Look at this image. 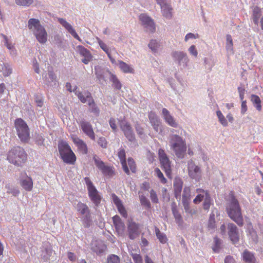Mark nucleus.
<instances>
[{
	"label": "nucleus",
	"instance_id": "obj_48",
	"mask_svg": "<svg viewBox=\"0 0 263 263\" xmlns=\"http://www.w3.org/2000/svg\"><path fill=\"white\" fill-rule=\"evenodd\" d=\"M216 115L218 118L219 121L220 123L224 126H227L228 125L227 120L225 118L224 116L222 115V112L220 110H217L216 111Z\"/></svg>",
	"mask_w": 263,
	"mask_h": 263
},
{
	"label": "nucleus",
	"instance_id": "obj_10",
	"mask_svg": "<svg viewBox=\"0 0 263 263\" xmlns=\"http://www.w3.org/2000/svg\"><path fill=\"white\" fill-rule=\"evenodd\" d=\"M93 160L96 166L101 171L104 176L110 177L114 175V172L112 167L106 165L97 155H93Z\"/></svg>",
	"mask_w": 263,
	"mask_h": 263
},
{
	"label": "nucleus",
	"instance_id": "obj_45",
	"mask_svg": "<svg viewBox=\"0 0 263 263\" xmlns=\"http://www.w3.org/2000/svg\"><path fill=\"white\" fill-rule=\"evenodd\" d=\"M139 199L141 205L144 206L146 209H148L151 208L150 201L144 195H142L140 196Z\"/></svg>",
	"mask_w": 263,
	"mask_h": 263
},
{
	"label": "nucleus",
	"instance_id": "obj_31",
	"mask_svg": "<svg viewBox=\"0 0 263 263\" xmlns=\"http://www.w3.org/2000/svg\"><path fill=\"white\" fill-rule=\"evenodd\" d=\"M160 7L163 16L167 19L171 18L172 16V8L171 5L166 4Z\"/></svg>",
	"mask_w": 263,
	"mask_h": 263
},
{
	"label": "nucleus",
	"instance_id": "obj_30",
	"mask_svg": "<svg viewBox=\"0 0 263 263\" xmlns=\"http://www.w3.org/2000/svg\"><path fill=\"white\" fill-rule=\"evenodd\" d=\"M88 105L89 106V111L92 113L95 116L98 117L100 115V109L95 103L93 98H90L89 99Z\"/></svg>",
	"mask_w": 263,
	"mask_h": 263
},
{
	"label": "nucleus",
	"instance_id": "obj_17",
	"mask_svg": "<svg viewBox=\"0 0 263 263\" xmlns=\"http://www.w3.org/2000/svg\"><path fill=\"white\" fill-rule=\"evenodd\" d=\"M148 119L155 131L157 133L161 134L163 130L161 127V122L160 118L155 112L151 111L148 114Z\"/></svg>",
	"mask_w": 263,
	"mask_h": 263
},
{
	"label": "nucleus",
	"instance_id": "obj_20",
	"mask_svg": "<svg viewBox=\"0 0 263 263\" xmlns=\"http://www.w3.org/2000/svg\"><path fill=\"white\" fill-rule=\"evenodd\" d=\"M162 114L164 120L168 125L175 128L178 127V124L167 109L165 108H163L162 110Z\"/></svg>",
	"mask_w": 263,
	"mask_h": 263
},
{
	"label": "nucleus",
	"instance_id": "obj_39",
	"mask_svg": "<svg viewBox=\"0 0 263 263\" xmlns=\"http://www.w3.org/2000/svg\"><path fill=\"white\" fill-rule=\"evenodd\" d=\"M172 212L173 216L177 222H179L182 220V217L179 213L177 205L175 202H173L171 205Z\"/></svg>",
	"mask_w": 263,
	"mask_h": 263
},
{
	"label": "nucleus",
	"instance_id": "obj_8",
	"mask_svg": "<svg viewBox=\"0 0 263 263\" xmlns=\"http://www.w3.org/2000/svg\"><path fill=\"white\" fill-rule=\"evenodd\" d=\"M172 56L174 61L180 67L181 69L185 68L187 66L189 59L185 52L175 51L172 52Z\"/></svg>",
	"mask_w": 263,
	"mask_h": 263
},
{
	"label": "nucleus",
	"instance_id": "obj_23",
	"mask_svg": "<svg viewBox=\"0 0 263 263\" xmlns=\"http://www.w3.org/2000/svg\"><path fill=\"white\" fill-rule=\"evenodd\" d=\"M77 48L80 54L84 57L82 59V62L85 64H88L92 58L90 51L81 45L78 46Z\"/></svg>",
	"mask_w": 263,
	"mask_h": 263
},
{
	"label": "nucleus",
	"instance_id": "obj_13",
	"mask_svg": "<svg viewBox=\"0 0 263 263\" xmlns=\"http://www.w3.org/2000/svg\"><path fill=\"white\" fill-rule=\"evenodd\" d=\"M79 126L84 134L92 140H95V134L91 123L84 119H81L79 122Z\"/></svg>",
	"mask_w": 263,
	"mask_h": 263
},
{
	"label": "nucleus",
	"instance_id": "obj_61",
	"mask_svg": "<svg viewBox=\"0 0 263 263\" xmlns=\"http://www.w3.org/2000/svg\"><path fill=\"white\" fill-rule=\"evenodd\" d=\"M190 54L195 57H197L198 55V51L196 48L195 45H192L188 49Z\"/></svg>",
	"mask_w": 263,
	"mask_h": 263
},
{
	"label": "nucleus",
	"instance_id": "obj_24",
	"mask_svg": "<svg viewBox=\"0 0 263 263\" xmlns=\"http://www.w3.org/2000/svg\"><path fill=\"white\" fill-rule=\"evenodd\" d=\"M91 249L97 254L101 255L106 249V246L101 241H95L92 243Z\"/></svg>",
	"mask_w": 263,
	"mask_h": 263
},
{
	"label": "nucleus",
	"instance_id": "obj_51",
	"mask_svg": "<svg viewBox=\"0 0 263 263\" xmlns=\"http://www.w3.org/2000/svg\"><path fill=\"white\" fill-rule=\"evenodd\" d=\"M135 127L137 134L139 136L140 138H143L145 136V135L144 132V129L142 127V126L139 123L137 122L135 124Z\"/></svg>",
	"mask_w": 263,
	"mask_h": 263
},
{
	"label": "nucleus",
	"instance_id": "obj_49",
	"mask_svg": "<svg viewBox=\"0 0 263 263\" xmlns=\"http://www.w3.org/2000/svg\"><path fill=\"white\" fill-rule=\"evenodd\" d=\"M208 227L209 230L212 232L214 231L215 229V220L214 215H211L209 219Z\"/></svg>",
	"mask_w": 263,
	"mask_h": 263
},
{
	"label": "nucleus",
	"instance_id": "obj_62",
	"mask_svg": "<svg viewBox=\"0 0 263 263\" xmlns=\"http://www.w3.org/2000/svg\"><path fill=\"white\" fill-rule=\"evenodd\" d=\"M128 164L131 171L133 173L135 172V171H136L135 164V161L133 158H129L128 159Z\"/></svg>",
	"mask_w": 263,
	"mask_h": 263
},
{
	"label": "nucleus",
	"instance_id": "obj_63",
	"mask_svg": "<svg viewBox=\"0 0 263 263\" xmlns=\"http://www.w3.org/2000/svg\"><path fill=\"white\" fill-rule=\"evenodd\" d=\"M199 37V35L198 34H194L192 33H187L184 38V41L187 42L190 39H196Z\"/></svg>",
	"mask_w": 263,
	"mask_h": 263
},
{
	"label": "nucleus",
	"instance_id": "obj_3",
	"mask_svg": "<svg viewBox=\"0 0 263 263\" xmlns=\"http://www.w3.org/2000/svg\"><path fill=\"white\" fill-rule=\"evenodd\" d=\"M28 27L39 43L44 44L47 42V33L38 19L30 18L28 22Z\"/></svg>",
	"mask_w": 263,
	"mask_h": 263
},
{
	"label": "nucleus",
	"instance_id": "obj_34",
	"mask_svg": "<svg viewBox=\"0 0 263 263\" xmlns=\"http://www.w3.org/2000/svg\"><path fill=\"white\" fill-rule=\"evenodd\" d=\"M226 50L229 54H233V43L232 37L231 35L227 34L226 36Z\"/></svg>",
	"mask_w": 263,
	"mask_h": 263
},
{
	"label": "nucleus",
	"instance_id": "obj_60",
	"mask_svg": "<svg viewBox=\"0 0 263 263\" xmlns=\"http://www.w3.org/2000/svg\"><path fill=\"white\" fill-rule=\"evenodd\" d=\"M117 207V209L118 210V211L120 213V214L124 218H126L127 216V212L125 210V208L123 205V204L120 205Z\"/></svg>",
	"mask_w": 263,
	"mask_h": 263
},
{
	"label": "nucleus",
	"instance_id": "obj_47",
	"mask_svg": "<svg viewBox=\"0 0 263 263\" xmlns=\"http://www.w3.org/2000/svg\"><path fill=\"white\" fill-rule=\"evenodd\" d=\"M106 260V263H121L120 257L115 254L108 255Z\"/></svg>",
	"mask_w": 263,
	"mask_h": 263
},
{
	"label": "nucleus",
	"instance_id": "obj_52",
	"mask_svg": "<svg viewBox=\"0 0 263 263\" xmlns=\"http://www.w3.org/2000/svg\"><path fill=\"white\" fill-rule=\"evenodd\" d=\"M45 139L42 134H35V143L39 146L44 145V142Z\"/></svg>",
	"mask_w": 263,
	"mask_h": 263
},
{
	"label": "nucleus",
	"instance_id": "obj_50",
	"mask_svg": "<svg viewBox=\"0 0 263 263\" xmlns=\"http://www.w3.org/2000/svg\"><path fill=\"white\" fill-rule=\"evenodd\" d=\"M260 16V10L258 7L254 8L253 11V22L255 24H257L258 22V19Z\"/></svg>",
	"mask_w": 263,
	"mask_h": 263
},
{
	"label": "nucleus",
	"instance_id": "obj_58",
	"mask_svg": "<svg viewBox=\"0 0 263 263\" xmlns=\"http://www.w3.org/2000/svg\"><path fill=\"white\" fill-rule=\"evenodd\" d=\"M118 157L121 162L126 161V154L125 150L123 148H120L118 152Z\"/></svg>",
	"mask_w": 263,
	"mask_h": 263
},
{
	"label": "nucleus",
	"instance_id": "obj_38",
	"mask_svg": "<svg viewBox=\"0 0 263 263\" xmlns=\"http://www.w3.org/2000/svg\"><path fill=\"white\" fill-rule=\"evenodd\" d=\"M222 240L218 238L217 236L214 237V244L212 246V250L214 253H219L221 247Z\"/></svg>",
	"mask_w": 263,
	"mask_h": 263
},
{
	"label": "nucleus",
	"instance_id": "obj_25",
	"mask_svg": "<svg viewBox=\"0 0 263 263\" xmlns=\"http://www.w3.org/2000/svg\"><path fill=\"white\" fill-rule=\"evenodd\" d=\"M191 197L190 187L189 186H185L183 191L182 204L186 210L189 208L190 201L191 200Z\"/></svg>",
	"mask_w": 263,
	"mask_h": 263
},
{
	"label": "nucleus",
	"instance_id": "obj_14",
	"mask_svg": "<svg viewBox=\"0 0 263 263\" xmlns=\"http://www.w3.org/2000/svg\"><path fill=\"white\" fill-rule=\"evenodd\" d=\"M187 169L189 176L196 181H199L201 177V171L200 167L196 165L192 160H190L187 163Z\"/></svg>",
	"mask_w": 263,
	"mask_h": 263
},
{
	"label": "nucleus",
	"instance_id": "obj_43",
	"mask_svg": "<svg viewBox=\"0 0 263 263\" xmlns=\"http://www.w3.org/2000/svg\"><path fill=\"white\" fill-rule=\"evenodd\" d=\"M159 43L156 40H151L148 45L149 49H151L153 52L156 53L157 52L158 49L159 47Z\"/></svg>",
	"mask_w": 263,
	"mask_h": 263
},
{
	"label": "nucleus",
	"instance_id": "obj_64",
	"mask_svg": "<svg viewBox=\"0 0 263 263\" xmlns=\"http://www.w3.org/2000/svg\"><path fill=\"white\" fill-rule=\"evenodd\" d=\"M168 82L169 84L170 85L171 88L175 91H177V92L179 91V90L177 89V87L175 83V80L173 78H169L168 79Z\"/></svg>",
	"mask_w": 263,
	"mask_h": 263
},
{
	"label": "nucleus",
	"instance_id": "obj_9",
	"mask_svg": "<svg viewBox=\"0 0 263 263\" xmlns=\"http://www.w3.org/2000/svg\"><path fill=\"white\" fill-rule=\"evenodd\" d=\"M158 157L162 168L168 177L171 174V161L164 150L160 148L158 151Z\"/></svg>",
	"mask_w": 263,
	"mask_h": 263
},
{
	"label": "nucleus",
	"instance_id": "obj_21",
	"mask_svg": "<svg viewBox=\"0 0 263 263\" xmlns=\"http://www.w3.org/2000/svg\"><path fill=\"white\" fill-rule=\"evenodd\" d=\"M58 22L59 23L67 30V31L71 34L76 39L81 41V40L76 32L75 30L73 28L72 26L68 23L65 20L62 18H59Z\"/></svg>",
	"mask_w": 263,
	"mask_h": 263
},
{
	"label": "nucleus",
	"instance_id": "obj_29",
	"mask_svg": "<svg viewBox=\"0 0 263 263\" xmlns=\"http://www.w3.org/2000/svg\"><path fill=\"white\" fill-rule=\"evenodd\" d=\"M95 74L96 75L97 80L98 83L102 85H104L106 82L105 74L107 73V70L104 71L99 68H95Z\"/></svg>",
	"mask_w": 263,
	"mask_h": 263
},
{
	"label": "nucleus",
	"instance_id": "obj_44",
	"mask_svg": "<svg viewBox=\"0 0 263 263\" xmlns=\"http://www.w3.org/2000/svg\"><path fill=\"white\" fill-rule=\"evenodd\" d=\"M155 232L157 237L160 242L162 243H165L166 242L167 239L166 235L164 233H161L158 228H156Z\"/></svg>",
	"mask_w": 263,
	"mask_h": 263
},
{
	"label": "nucleus",
	"instance_id": "obj_28",
	"mask_svg": "<svg viewBox=\"0 0 263 263\" xmlns=\"http://www.w3.org/2000/svg\"><path fill=\"white\" fill-rule=\"evenodd\" d=\"M73 141L74 144H76L78 146L79 150L83 154H86L87 153V146L83 140L79 138H73Z\"/></svg>",
	"mask_w": 263,
	"mask_h": 263
},
{
	"label": "nucleus",
	"instance_id": "obj_15",
	"mask_svg": "<svg viewBox=\"0 0 263 263\" xmlns=\"http://www.w3.org/2000/svg\"><path fill=\"white\" fill-rule=\"evenodd\" d=\"M139 19L147 32L153 33L155 31V23L150 17L145 14H141L139 16Z\"/></svg>",
	"mask_w": 263,
	"mask_h": 263
},
{
	"label": "nucleus",
	"instance_id": "obj_11",
	"mask_svg": "<svg viewBox=\"0 0 263 263\" xmlns=\"http://www.w3.org/2000/svg\"><path fill=\"white\" fill-rule=\"evenodd\" d=\"M119 125L125 137L130 142L135 140V135L130 124L125 120H119Z\"/></svg>",
	"mask_w": 263,
	"mask_h": 263
},
{
	"label": "nucleus",
	"instance_id": "obj_57",
	"mask_svg": "<svg viewBox=\"0 0 263 263\" xmlns=\"http://www.w3.org/2000/svg\"><path fill=\"white\" fill-rule=\"evenodd\" d=\"M155 171L157 177L160 179L161 182L163 183H166V179L164 178L163 174L159 168H156Z\"/></svg>",
	"mask_w": 263,
	"mask_h": 263
},
{
	"label": "nucleus",
	"instance_id": "obj_46",
	"mask_svg": "<svg viewBox=\"0 0 263 263\" xmlns=\"http://www.w3.org/2000/svg\"><path fill=\"white\" fill-rule=\"evenodd\" d=\"M0 70L3 71V74L5 76H8L12 72V69L8 65L4 63H3V65L0 64Z\"/></svg>",
	"mask_w": 263,
	"mask_h": 263
},
{
	"label": "nucleus",
	"instance_id": "obj_4",
	"mask_svg": "<svg viewBox=\"0 0 263 263\" xmlns=\"http://www.w3.org/2000/svg\"><path fill=\"white\" fill-rule=\"evenodd\" d=\"M7 159L11 163L21 166L27 159V154L22 147L15 146L8 152Z\"/></svg>",
	"mask_w": 263,
	"mask_h": 263
},
{
	"label": "nucleus",
	"instance_id": "obj_33",
	"mask_svg": "<svg viewBox=\"0 0 263 263\" xmlns=\"http://www.w3.org/2000/svg\"><path fill=\"white\" fill-rule=\"evenodd\" d=\"M243 259L247 263H255L256 259L254 254L247 250L243 253Z\"/></svg>",
	"mask_w": 263,
	"mask_h": 263
},
{
	"label": "nucleus",
	"instance_id": "obj_19",
	"mask_svg": "<svg viewBox=\"0 0 263 263\" xmlns=\"http://www.w3.org/2000/svg\"><path fill=\"white\" fill-rule=\"evenodd\" d=\"M20 183L22 186L27 191H30L33 187V181L31 177L26 173H22L20 177Z\"/></svg>",
	"mask_w": 263,
	"mask_h": 263
},
{
	"label": "nucleus",
	"instance_id": "obj_37",
	"mask_svg": "<svg viewBox=\"0 0 263 263\" xmlns=\"http://www.w3.org/2000/svg\"><path fill=\"white\" fill-rule=\"evenodd\" d=\"M175 78L181 86L182 90H184L188 86V83L186 80H184L183 77L179 74L177 72L175 74Z\"/></svg>",
	"mask_w": 263,
	"mask_h": 263
},
{
	"label": "nucleus",
	"instance_id": "obj_18",
	"mask_svg": "<svg viewBox=\"0 0 263 263\" xmlns=\"http://www.w3.org/2000/svg\"><path fill=\"white\" fill-rule=\"evenodd\" d=\"M43 79L44 84L48 87L55 86L58 82L56 74L51 70H48V73L43 76Z\"/></svg>",
	"mask_w": 263,
	"mask_h": 263
},
{
	"label": "nucleus",
	"instance_id": "obj_1",
	"mask_svg": "<svg viewBox=\"0 0 263 263\" xmlns=\"http://www.w3.org/2000/svg\"><path fill=\"white\" fill-rule=\"evenodd\" d=\"M227 212L229 217L239 227H242L244 224L241 209L238 200L234 196L231 197L227 206Z\"/></svg>",
	"mask_w": 263,
	"mask_h": 263
},
{
	"label": "nucleus",
	"instance_id": "obj_32",
	"mask_svg": "<svg viewBox=\"0 0 263 263\" xmlns=\"http://www.w3.org/2000/svg\"><path fill=\"white\" fill-rule=\"evenodd\" d=\"M106 72L110 75V81L112 83L113 87L116 89L120 90L122 87V84L116 76L108 70H107Z\"/></svg>",
	"mask_w": 263,
	"mask_h": 263
},
{
	"label": "nucleus",
	"instance_id": "obj_35",
	"mask_svg": "<svg viewBox=\"0 0 263 263\" xmlns=\"http://www.w3.org/2000/svg\"><path fill=\"white\" fill-rule=\"evenodd\" d=\"M77 210L78 212L83 215L90 213V210L88 206L81 202H79L77 204Z\"/></svg>",
	"mask_w": 263,
	"mask_h": 263
},
{
	"label": "nucleus",
	"instance_id": "obj_40",
	"mask_svg": "<svg viewBox=\"0 0 263 263\" xmlns=\"http://www.w3.org/2000/svg\"><path fill=\"white\" fill-rule=\"evenodd\" d=\"M41 256L45 260L49 259V257L51 255L52 251L50 247H43L42 250Z\"/></svg>",
	"mask_w": 263,
	"mask_h": 263
},
{
	"label": "nucleus",
	"instance_id": "obj_7",
	"mask_svg": "<svg viewBox=\"0 0 263 263\" xmlns=\"http://www.w3.org/2000/svg\"><path fill=\"white\" fill-rule=\"evenodd\" d=\"M84 180L87 185L89 198L95 206H99L101 200V196L99 195L98 191L88 177H85Z\"/></svg>",
	"mask_w": 263,
	"mask_h": 263
},
{
	"label": "nucleus",
	"instance_id": "obj_59",
	"mask_svg": "<svg viewBox=\"0 0 263 263\" xmlns=\"http://www.w3.org/2000/svg\"><path fill=\"white\" fill-rule=\"evenodd\" d=\"M98 143L101 147L103 148L107 147V142L105 138L103 137L99 138L98 140Z\"/></svg>",
	"mask_w": 263,
	"mask_h": 263
},
{
	"label": "nucleus",
	"instance_id": "obj_42",
	"mask_svg": "<svg viewBox=\"0 0 263 263\" xmlns=\"http://www.w3.org/2000/svg\"><path fill=\"white\" fill-rule=\"evenodd\" d=\"M251 101H252L254 106L256 108V109L259 111L261 110V101L259 97L256 95H253L251 96Z\"/></svg>",
	"mask_w": 263,
	"mask_h": 263
},
{
	"label": "nucleus",
	"instance_id": "obj_36",
	"mask_svg": "<svg viewBox=\"0 0 263 263\" xmlns=\"http://www.w3.org/2000/svg\"><path fill=\"white\" fill-rule=\"evenodd\" d=\"M119 67L123 72L130 73H134V69L126 63L122 61H119Z\"/></svg>",
	"mask_w": 263,
	"mask_h": 263
},
{
	"label": "nucleus",
	"instance_id": "obj_22",
	"mask_svg": "<svg viewBox=\"0 0 263 263\" xmlns=\"http://www.w3.org/2000/svg\"><path fill=\"white\" fill-rule=\"evenodd\" d=\"M77 86H76L74 89L73 90V92L78 97L79 100L83 103L87 102L89 103V100L90 98H92L91 94L88 91L82 92L79 90H77Z\"/></svg>",
	"mask_w": 263,
	"mask_h": 263
},
{
	"label": "nucleus",
	"instance_id": "obj_16",
	"mask_svg": "<svg viewBox=\"0 0 263 263\" xmlns=\"http://www.w3.org/2000/svg\"><path fill=\"white\" fill-rule=\"evenodd\" d=\"M127 233L130 239H136L140 233L139 224L133 221H129L127 224Z\"/></svg>",
	"mask_w": 263,
	"mask_h": 263
},
{
	"label": "nucleus",
	"instance_id": "obj_54",
	"mask_svg": "<svg viewBox=\"0 0 263 263\" xmlns=\"http://www.w3.org/2000/svg\"><path fill=\"white\" fill-rule=\"evenodd\" d=\"M210 196L209 193H206V197L203 202V209L205 210H208L210 207Z\"/></svg>",
	"mask_w": 263,
	"mask_h": 263
},
{
	"label": "nucleus",
	"instance_id": "obj_27",
	"mask_svg": "<svg viewBox=\"0 0 263 263\" xmlns=\"http://www.w3.org/2000/svg\"><path fill=\"white\" fill-rule=\"evenodd\" d=\"M112 220L115 228L118 233H123L125 229V224L118 215H116L112 217Z\"/></svg>",
	"mask_w": 263,
	"mask_h": 263
},
{
	"label": "nucleus",
	"instance_id": "obj_6",
	"mask_svg": "<svg viewBox=\"0 0 263 263\" xmlns=\"http://www.w3.org/2000/svg\"><path fill=\"white\" fill-rule=\"evenodd\" d=\"M14 125L21 141L24 143L28 142L30 139V131L26 122L21 118H17L15 120Z\"/></svg>",
	"mask_w": 263,
	"mask_h": 263
},
{
	"label": "nucleus",
	"instance_id": "obj_26",
	"mask_svg": "<svg viewBox=\"0 0 263 263\" xmlns=\"http://www.w3.org/2000/svg\"><path fill=\"white\" fill-rule=\"evenodd\" d=\"M183 186V182L180 178H176L174 181L173 187L175 197L177 199L181 198V193Z\"/></svg>",
	"mask_w": 263,
	"mask_h": 263
},
{
	"label": "nucleus",
	"instance_id": "obj_5",
	"mask_svg": "<svg viewBox=\"0 0 263 263\" xmlns=\"http://www.w3.org/2000/svg\"><path fill=\"white\" fill-rule=\"evenodd\" d=\"M58 149L63 161L67 163L72 164L76 161V157L69 145L62 141L58 145Z\"/></svg>",
	"mask_w": 263,
	"mask_h": 263
},
{
	"label": "nucleus",
	"instance_id": "obj_2",
	"mask_svg": "<svg viewBox=\"0 0 263 263\" xmlns=\"http://www.w3.org/2000/svg\"><path fill=\"white\" fill-rule=\"evenodd\" d=\"M169 146L176 156L182 159L186 152V144L185 139L176 134H172L169 136Z\"/></svg>",
	"mask_w": 263,
	"mask_h": 263
},
{
	"label": "nucleus",
	"instance_id": "obj_53",
	"mask_svg": "<svg viewBox=\"0 0 263 263\" xmlns=\"http://www.w3.org/2000/svg\"><path fill=\"white\" fill-rule=\"evenodd\" d=\"M17 5L28 7L32 4L33 0H15Z\"/></svg>",
	"mask_w": 263,
	"mask_h": 263
},
{
	"label": "nucleus",
	"instance_id": "obj_12",
	"mask_svg": "<svg viewBox=\"0 0 263 263\" xmlns=\"http://www.w3.org/2000/svg\"><path fill=\"white\" fill-rule=\"evenodd\" d=\"M227 233L231 241L234 245L237 244L239 241V233L238 228L233 223L227 224Z\"/></svg>",
	"mask_w": 263,
	"mask_h": 263
},
{
	"label": "nucleus",
	"instance_id": "obj_55",
	"mask_svg": "<svg viewBox=\"0 0 263 263\" xmlns=\"http://www.w3.org/2000/svg\"><path fill=\"white\" fill-rule=\"evenodd\" d=\"M150 198L153 203H157L158 202V198L156 192L154 190L150 191Z\"/></svg>",
	"mask_w": 263,
	"mask_h": 263
},
{
	"label": "nucleus",
	"instance_id": "obj_56",
	"mask_svg": "<svg viewBox=\"0 0 263 263\" xmlns=\"http://www.w3.org/2000/svg\"><path fill=\"white\" fill-rule=\"evenodd\" d=\"M131 255L135 263H143L142 256L140 254L132 253Z\"/></svg>",
	"mask_w": 263,
	"mask_h": 263
},
{
	"label": "nucleus",
	"instance_id": "obj_41",
	"mask_svg": "<svg viewBox=\"0 0 263 263\" xmlns=\"http://www.w3.org/2000/svg\"><path fill=\"white\" fill-rule=\"evenodd\" d=\"M82 222L86 228H89L92 222L90 212L83 215Z\"/></svg>",
	"mask_w": 263,
	"mask_h": 263
}]
</instances>
